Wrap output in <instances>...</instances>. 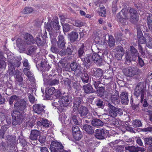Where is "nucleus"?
Here are the masks:
<instances>
[{"label":"nucleus","mask_w":152,"mask_h":152,"mask_svg":"<svg viewBox=\"0 0 152 152\" xmlns=\"http://www.w3.org/2000/svg\"><path fill=\"white\" fill-rule=\"evenodd\" d=\"M84 61L87 64L90 63L91 61H92V54H88L86 56L84 59Z\"/></svg>","instance_id":"obj_42"},{"label":"nucleus","mask_w":152,"mask_h":152,"mask_svg":"<svg viewBox=\"0 0 152 152\" xmlns=\"http://www.w3.org/2000/svg\"><path fill=\"white\" fill-rule=\"evenodd\" d=\"M133 70L131 68L127 69L125 71V74L127 76L132 77L133 75Z\"/></svg>","instance_id":"obj_45"},{"label":"nucleus","mask_w":152,"mask_h":152,"mask_svg":"<svg viewBox=\"0 0 152 152\" xmlns=\"http://www.w3.org/2000/svg\"><path fill=\"white\" fill-rule=\"evenodd\" d=\"M139 16L137 15L136 12L134 11V24L136 25L137 31V38L139 44H140L145 43L146 42V40L143 36L140 25H138V23H136L139 20Z\"/></svg>","instance_id":"obj_3"},{"label":"nucleus","mask_w":152,"mask_h":152,"mask_svg":"<svg viewBox=\"0 0 152 152\" xmlns=\"http://www.w3.org/2000/svg\"><path fill=\"white\" fill-rule=\"evenodd\" d=\"M145 148H143L137 147H136L134 146V152H137L139 151H141L142 152H144L145 151Z\"/></svg>","instance_id":"obj_53"},{"label":"nucleus","mask_w":152,"mask_h":152,"mask_svg":"<svg viewBox=\"0 0 152 152\" xmlns=\"http://www.w3.org/2000/svg\"><path fill=\"white\" fill-rule=\"evenodd\" d=\"M82 67L79 64L76 62H73L70 65V68H68V67H65L66 70L69 71H73L75 76H79L82 72Z\"/></svg>","instance_id":"obj_5"},{"label":"nucleus","mask_w":152,"mask_h":152,"mask_svg":"<svg viewBox=\"0 0 152 152\" xmlns=\"http://www.w3.org/2000/svg\"><path fill=\"white\" fill-rule=\"evenodd\" d=\"M61 82L62 85L65 86V87H69L70 86L71 81L67 78H64Z\"/></svg>","instance_id":"obj_38"},{"label":"nucleus","mask_w":152,"mask_h":152,"mask_svg":"<svg viewBox=\"0 0 152 152\" xmlns=\"http://www.w3.org/2000/svg\"><path fill=\"white\" fill-rule=\"evenodd\" d=\"M33 10L31 7H26L22 11V13L24 14H28L31 13Z\"/></svg>","instance_id":"obj_48"},{"label":"nucleus","mask_w":152,"mask_h":152,"mask_svg":"<svg viewBox=\"0 0 152 152\" xmlns=\"http://www.w3.org/2000/svg\"><path fill=\"white\" fill-rule=\"evenodd\" d=\"M111 99L112 102L115 105L120 103L119 93L117 91L115 90L113 92Z\"/></svg>","instance_id":"obj_15"},{"label":"nucleus","mask_w":152,"mask_h":152,"mask_svg":"<svg viewBox=\"0 0 152 152\" xmlns=\"http://www.w3.org/2000/svg\"><path fill=\"white\" fill-rule=\"evenodd\" d=\"M108 107L110 109L109 115L110 117L115 118L117 115L120 116L123 114L122 110L115 107L110 103L107 104Z\"/></svg>","instance_id":"obj_6"},{"label":"nucleus","mask_w":152,"mask_h":152,"mask_svg":"<svg viewBox=\"0 0 152 152\" xmlns=\"http://www.w3.org/2000/svg\"><path fill=\"white\" fill-rule=\"evenodd\" d=\"M84 92L86 94H90L95 92L92 86L89 84L84 85L83 86Z\"/></svg>","instance_id":"obj_25"},{"label":"nucleus","mask_w":152,"mask_h":152,"mask_svg":"<svg viewBox=\"0 0 152 152\" xmlns=\"http://www.w3.org/2000/svg\"><path fill=\"white\" fill-rule=\"evenodd\" d=\"M9 73L10 75L12 76L14 75L16 71H15V67L12 65V64L11 63L10 64H9Z\"/></svg>","instance_id":"obj_35"},{"label":"nucleus","mask_w":152,"mask_h":152,"mask_svg":"<svg viewBox=\"0 0 152 152\" xmlns=\"http://www.w3.org/2000/svg\"><path fill=\"white\" fill-rule=\"evenodd\" d=\"M81 79L84 83H88L89 78L87 73L83 74L81 76Z\"/></svg>","instance_id":"obj_33"},{"label":"nucleus","mask_w":152,"mask_h":152,"mask_svg":"<svg viewBox=\"0 0 152 152\" xmlns=\"http://www.w3.org/2000/svg\"><path fill=\"white\" fill-rule=\"evenodd\" d=\"M72 101L71 97L67 95L62 96L61 99L58 101V102L60 107H66Z\"/></svg>","instance_id":"obj_11"},{"label":"nucleus","mask_w":152,"mask_h":152,"mask_svg":"<svg viewBox=\"0 0 152 152\" xmlns=\"http://www.w3.org/2000/svg\"><path fill=\"white\" fill-rule=\"evenodd\" d=\"M29 79V80L32 82H34L35 81V79L34 78V76L31 72V73L28 75L27 76Z\"/></svg>","instance_id":"obj_61"},{"label":"nucleus","mask_w":152,"mask_h":152,"mask_svg":"<svg viewBox=\"0 0 152 152\" xmlns=\"http://www.w3.org/2000/svg\"><path fill=\"white\" fill-rule=\"evenodd\" d=\"M118 0H114L112 3V11L115 13L117 9V3Z\"/></svg>","instance_id":"obj_50"},{"label":"nucleus","mask_w":152,"mask_h":152,"mask_svg":"<svg viewBox=\"0 0 152 152\" xmlns=\"http://www.w3.org/2000/svg\"><path fill=\"white\" fill-rule=\"evenodd\" d=\"M134 125L136 127H140L142 125V123L140 120L136 119L134 121Z\"/></svg>","instance_id":"obj_62"},{"label":"nucleus","mask_w":152,"mask_h":152,"mask_svg":"<svg viewBox=\"0 0 152 152\" xmlns=\"http://www.w3.org/2000/svg\"><path fill=\"white\" fill-rule=\"evenodd\" d=\"M16 43L18 47L21 51L25 50L26 46L25 41L19 38L16 40Z\"/></svg>","instance_id":"obj_17"},{"label":"nucleus","mask_w":152,"mask_h":152,"mask_svg":"<svg viewBox=\"0 0 152 152\" xmlns=\"http://www.w3.org/2000/svg\"><path fill=\"white\" fill-rule=\"evenodd\" d=\"M145 94L142 85L141 84H138L134 89V94L137 97L140 95V102L142 103Z\"/></svg>","instance_id":"obj_8"},{"label":"nucleus","mask_w":152,"mask_h":152,"mask_svg":"<svg viewBox=\"0 0 152 152\" xmlns=\"http://www.w3.org/2000/svg\"><path fill=\"white\" fill-rule=\"evenodd\" d=\"M91 124L93 126L97 127H101L103 126L104 123L101 120L99 119L94 118L92 120Z\"/></svg>","instance_id":"obj_23"},{"label":"nucleus","mask_w":152,"mask_h":152,"mask_svg":"<svg viewBox=\"0 0 152 152\" xmlns=\"http://www.w3.org/2000/svg\"><path fill=\"white\" fill-rule=\"evenodd\" d=\"M78 113L80 115V116L83 118H87L89 119H92V116L87 115L89 113V111L88 108L83 105L81 106L77 110Z\"/></svg>","instance_id":"obj_10"},{"label":"nucleus","mask_w":152,"mask_h":152,"mask_svg":"<svg viewBox=\"0 0 152 152\" xmlns=\"http://www.w3.org/2000/svg\"><path fill=\"white\" fill-rule=\"evenodd\" d=\"M45 27L49 32L52 31L53 28L51 24V22H50V21H48L46 24H45Z\"/></svg>","instance_id":"obj_46"},{"label":"nucleus","mask_w":152,"mask_h":152,"mask_svg":"<svg viewBox=\"0 0 152 152\" xmlns=\"http://www.w3.org/2000/svg\"><path fill=\"white\" fill-rule=\"evenodd\" d=\"M35 42L38 46H42L45 43L44 41L41 40L40 36L36 37Z\"/></svg>","instance_id":"obj_43"},{"label":"nucleus","mask_w":152,"mask_h":152,"mask_svg":"<svg viewBox=\"0 0 152 152\" xmlns=\"http://www.w3.org/2000/svg\"><path fill=\"white\" fill-rule=\"evenodd\" d=\"M33 111L38 114H42L45 113V106L42 104H36L33 106Z\"/></svg>","instance_id":"obj_12"},{"label":"nucleus","mask_w":152,"mask_h":152,"mask_svg":"<svg viewBox=\"0 0 152 152\" xmlns=\"http://www.w3.org/2000/svg\"><path fill=\"white\" fill-rule=\"evenodd\" d=\"M95 136L96 138L99 140H103L105 138V136L107 133V131L104 128L97 129L95 130Z\"/></svg>","instance_id":"obj_13"},{"label":"nucleus","mask_w":152,"mask_h":152,"mask_svg":"<svg viewBox=\"0 0 152 152\" xmlns=\"http://www.w3.org/2000/svg\"><path fill=\"white\" fill-rule=\"evenodd\" d=\"M30 68H24L23 69V72L24 74L27 76L28 75L31 73V72L30 70Z\"/></svg>","instance_id":"obj_64"},{"label":"nucleus","mask_w":152,"mask_h":152,"mask_svg":"<svg viewBox=\"0 0 152 152\" xmlns=\"http://www.w3.org/2000/svg\"><path fill=\"white\" fill-rule=\"evenodd\" d=\"M95 103L96 105L99 107H101L103 106L104 102L101 99L98 98L96 99Z\"/></svg>","instance_id":"obj_44"},{"label":"nucleus","mask_w":152,"mask_h":152,"mask_svg":"<svg viewBox=\"0 0 152 152\" xmlns=\"http://www.w3.org/2000/svg\"><path fill=\"white\" fill-rule=\"evenodd\" d=\"M50 125V122L46 119L42 118V126L45 127H48Z\"/></svg>","instance_id":"obj_49"},{"label":"nucleus","mask_w":152,"mask_h":152,"mask_svg":"<svg viewBox=\"0 0 152 152\" xmlns=\"http://www.w3.org/2000/svg\"><path fill=\"white\" fill-rule=\"evenodd\" d=\"M82 129L89 134H92L94 133V130L93 127L90 125L85 124L83 126Z\"/></svg>","instance_id":"obj_24"},{"label":"nucleus","mask_w":152,"mask_h":152,"mask_svg":"<svg viewBox=\"0 0 152 152\" xmlns=\"http://www.w3.org/2000/svg\"><path fill=\"white\" fill-rule=\"evenodd\" d=\"M29 101L32 103H34L35 101V97L30 94L28 95Z\"/></svg>","instance_id":"obj_59"},{"label":"nucleus","mask_w":152,"mask_h":152,"mask_svg":"<svg viewBox=\"0 0 152 152\" xmlns=\"http://www.w3.org/2000/svg\"><path fill=\"white\" fill-rule=\"evenodd\" d=\"M82 100L81 97H76L74 98L72 111H77L81 103Z\"/></svg>","instance_id":"obj_18"},{"label":"nucleus","mask_w":152,"mask_h":152,"mask_svg":"<svg viewBox=\"0 0 152 152\" xmlns=\"http://www.w3.org/2000/svg\"><path fill=\"white\" fill-rule=\"evenodd\" d=\"M108 45L109 46L112 48L115 46V40L113 37L112 35H108Z\"/></svg>","instance_id":"obj_32"},{"label":"nucleus","mask_w":152,"mask_h":152,"mask_svg":"<svg viewBox=\"0 0 152 152\" xmlns=\"http://www.w3.org/2000/svg\"><path fill=\"white\" fill-rule=\"evenodd\" d=\"M121 102L123 104H127L129 102L128 93L126 91L122 92L120 94Z\"/></svg>","instance_id":"obj_19"},{"label":"nucleus","mask_w":152,"mask_h":152,"mask_svg":"<svg viewBox=\"0 0 152 152\" xmlns=\"http://www.w3.org/2000/svg\"><path fill=\"white\" fill-rule=\"evenodd\" d=\"M24 38L25 42L27 45H31L35 42V41L32 36L29 34H26L24 36Z\"/></svg>","instance_id":"obj_21"},{"label":"nucleus","mask_w":152,"mask_h":152,"mask_svg":"<svg viewBox=\"0 0 152 152\" xmlns=\"http://www.w3.org/2000/svg\"><path fill=\"white\" fill-rule=\"evenodd\" d=\"M145 36L147 37V38L148 39V41L146 42V46L150 48H152V39L148 36V34H145Z\"/></svg>","instance_id":"obj_39"},{"label":"nucleus","mask_w":152,"mask_h":152,"mask_svg":"<svg viewBox=\"0 0 152 152\" xmlns=\"http://www.w3.org/2000/svg\"><path fill=\"white\" fill-rule=\"evenodd\" d=\"M105 90V88L104 87H101L99 88L98 90H97V94L100 97H102L103 96V94Z\"/></svg>","instance_id":"obj_41"},{"label":"nucleus","mask_w":152,"mask_h":152,"mask_svg":"<svg viewBox=\"0 0 152 152\" xmlns=\"http://www.w3.org/2000/svg\"><path fill=\"white\" fill-rule=\"evenodd\" d=\"M77 111H72V114L71 115V118L70 120V123L72 124L79 125L80 124V119L79 117L75 114H77Z\"/></svg>","instance_id":"obj_16"},{"label":"nucleus","mask_w":152,"mask_h":152,"mask_svg":"<svg viewBox=\"0 0 152 152\" xmlns=\"http://www.w3.org/2000/svg\"><path fill=\"white\" fill-rule=\"evenodd\" d=\"M50 68L49 64L45 61H42L41 63L40 69L42 72L44 82L50 86L58 85L59 83V79L55 78L54 75L51 74L48 75V72Z\"/></svg>","instance_id":"obj_1"},{"label":"nucleus","mask_w":152,"mask_h":152,"mask_svg":"<svg viewBox=\"0 0 152 152\" xmlns=\"http://www.w3.org/2000/svg\"><path fill=\"white\" fill-rule=\"evenodd\" d=\"M103 52L99 51L98 53H95L92 54V60L99 66L102 65L103 63L102 57L104 56Z\"/></svg>","instance_id":"obj_9"},{"label":"nucleus","mask_w":152,"mask_h":152,"mask_svg":"<svg viewBox=\"0 0 152 152\" xmlns=\"http://www.w3.org/2000/svg\"><path fill=\"white\" fill-rule=\"evenodd\" d=\"M6 66V64L4 61L3 60H0V70L4 69H5Z\"/></svg>","instance_id":"obj_58"},{"label":"nucleus","mask_w":152,"mask_h":152,"mask_svg":"<svg viewBox=\"0 0 152 152\" xmlns=\"http://www.w3.org/2000/svg\"><path fill=\"white\" fill-rule=\"evenodd\" d=\"M55 90V88L53 87H50L47 88L45 91L46 97L47 98L50 97L51 95L53 94Z\"/></svg>","instance_id":"obj_27"},{"label":"nucleus","mask_w":152,"mask_h":152,"mask_svg":"<svg viewBox=\"0 0 152 152\" xmlns=\"http://www.w3.org/2000/svg\"><path fill=\"white\" fill-rule=\"evenodd\" d=\"M26 102L23 99H22L15 103L14 107L17 110L23 111L26 108Z\"/></svg>","instance_id":"obj_14"},{"label":"nucleus","mask_w":152,"mask_h":152,"mask_svg":"<svg viewBox=\"0 0 152 152\" xmlns=\"http://www.w3.org/2000/svg\"><path fill=\"white\" fill-rule=\"evenodd\" d=\"M85 48L84 45L83 44L80 48L78 51V53L79 56L81 58H83V56L84 55V48Z\"/></svg>","instance_id":"obj_36"},{"label":"nucleus","mask_w":152,"mask_h":152,"mask_svg":"<svg viewBox=\"0 0 152 152\" xmlns=\"http://www.w3.org/2000/svg\"><path fill=\"white\" fill-rule=\"evenodd\" d=\"M23 112H20L16 110H14L12 113V124L14 126L21 123L23 120L24 116L22 114Z\"/></svg>","instance_id":"obj_4"},{"label":"nucleus","mask_w":152,"mask_h":152,"mask_svg":"<svg viewBox=\"0 0 152 152\" xmlns=\"http://www.w3.org/2000/svg\"><path fill=\"white\" fill-rule=\"evenodd\" d=\"M51 24L52 26L53 29V28L56 30H59L60 28V26L59 24L58 21L57 20H55L54 21H51Z\"/></svg>","instance_id":"obj_37"},{"label":"nucleus","mask_w":152,"mask_h":152,"mask_svg":"<svg viewBox=\"0 0 152 152\" xmlns=\"http://www.w3.org/2000/svg\"><path fill=\"white\" fill-rule=\"evenodd\" d=\"M115 55L116 57L118 60L122 58V57L124 54V52L123 48L121 46L117 47Z\"/></svg>","instance_id":"obj_20"},{"label":"nucleus","mask_w":152,"mask_h":152,"mask_svg":"<svg viewBox=\"0 0 152 152\" xmlns=\"http://www.w3.org/2000/svg\"><path fill=\"white\" fill-rule=\"evenodd\" d=\"M147 20L148 26L152 24V15H149L147 16Z\"/></svg>","instance_id":"obj_57"},{"label":"nucleus","mask_w":152,"mask_h":152,"mask_svg":"<svg viewBox=\"0 0 152 152\" xmlns=\"http://www.w3.org/2000/svg\"><path fill=\"white\" fill-rule=\"evenodd\" d=\"M133 9L129 8L123 9L121 11L118 13L117 15V20L118 22L123 25H126L128 24L127 20L129 18L131 22H133Z\"/></svg>","instance_id":"obj_2"},{"label":"nucleus","mask_w":152,"mask_h":152,"mask_svg":"<svg viewBox=\"0 0 152 152\" xmlns=\"http://www.w3.org/2000/svg\"><path fill=\"white\" fill-rule=\"evenodd\" d=\"M19 96L15 95H12L10 97L9 99V103L10 105L12 104L14 102H17L19 100Z\"/></svg>","instance_id":"obj_34"},{"label":"nucleus","mask_w":152,"mask_h":152,"mask_svg":"<svg viewBox=\"0 0 152 152\" xmlns=\"http://www.w3.org/2000/svg\"><path fill=\"white\" fill-rule=\"evenodd\" d=\"M73 24L77 27H81L84 25V23L80 20H75L73 22Z\"/></svg>","instance_id":"obj_51"},{"label":"nucleus","mask_w":152,"mask_h":152,"mask_svg":"<svg viewBox=\"0 0 152 152\" xmlns=\"http://www.w3.org/2000/svg\"><path fill=\"white\" fill-rule=\"evenodd\" d=\"M76 50V48L74 46H69V47H67L66 50V53L69 55H71L74 53H75V51Z\"/></svg>","instance_id":"obj_30"},{"label":"nucleus","mask_w":152,"mask_h":152,"mask_svg":"<svg viewBox=\"0 0 152 152\" xmlns=\"http://www.w3.org/2000/svg\"><path fill=\"white\" fill-rule=\"evenodd\" d=\"M71 43L75 42L78 38V34L77 32L73 31L68 34Z\"/></svg>","instance_id":"obj_22"},{"label":"nucleus","mask_w":152,"mask_h":152,"mask_svg":"<svg viewBox=\"0 0 152 152\" xmlns=\"http://www.w3.org/2000/svg\"><path fill=\"white\" fill-rule=\"evenodd\" d=\"M20 59L21 58L19 59V60H18L14 58L9 61V64H10L11 62L12 65H13L14 67H19L21 64V62L20 61Z\"/></svg>","instance_id":"obj_28"},{"label":"nucleus","mask_w":152,"mask_h":152,"mask_svg":"<svg viewBox=\"0 0 152 152\" xmlns=\"http://www.w3.org/2000/svg\"><path fill=\"white\" fill-rule=\"evenodd\" d=\"M101 83V82L100 80H93V84L96 89L98 88L99 85Z\"/></svg>","instance_id":"obj_60"},{"label":"nucleus","mask_w":152,"mask_h":152,"mask_svg":"<svg viewBox=\"0 0 152 152\" xmlns=\"http://www.w3.org/2000/svg\"><path fill=\"white\" fill-rule=\"evenodd\" d=\"M99 11V15L101 16L105 17L106 16V10L104 7L102 6V7H100Z\"/></svg>","instance_id":"obj_40"},{"label":"nucleus","mask_w":152,"mask_h":152,"mask_svg":"<svg viewBox=\"0 0 152 152\" xmlns=\"http://www.w3.org/2000/svg\"><path fill=\"white\" fill-rule=\"evenodd\" d=\"M111 126H117L119 124L118 121L115 118H113L109 122Z\"/></svg>","instance_id":"obj_52"},{"label":"nucleus","mask_w":152,"mask_h":152,"mask_svg":"<svg viewBox=\"0 0 152 152\" xmlns=\"http://www.w3.org/2000/svg\"><path fill=\"white\" fill-rule=\"evenodd\" d=\"M66 118V115L64 114H62L59 115V119L60 121L63 122L64 121Z\"/></svg>","instance_id":"obj_63"},{"label":"nucleus","mask_w":152,"mask_h":152,"mask_svg":"<svg viewBox=\"0 0 152 152\" xmlns=\"http://www.w3.org/2000/svg\"><path fill=\"white\" fill-rule=\"evenodd\" d=\"M57 44L59 48L61 49H63L65 47V41H58Z\"/></svg>","instance_id":"obj_56"},{"label":"nucleus","mask_w":152,"mask_h":152,"mask_svg":"<svg viewBox=\"0 0 152 152\" xmlns=\"http://www.w3.org/2000/svg\"><path fill=\"white\" fill-rule=\"evenodd\" d=\"M63 148L62 145L59 142L52 141L50 149L51 152H63Z\"/></svg>","instance_id":"obj_7"},{"label":"nucleus","mask_w":152,"mask_h":152,"mask_svg":"<svg viewBox=\"0 0 152 152\" xmlns=\"http://www.w3.org/2000/svg\"><path fill=\"white\" fill-rule=\"evenodd\" d=\"M63 31L64 32H67L69 31L70 28L69 25L67 24H63L62 25Z\"/></svg>","instance_id":"obj_55"},{"label":"nucleus","mask_w":152,"mask_h":152,"mask_svg":"<svg viewBox=\"0 0 152 152\" xmlns=\"http://www.w3.org/2000/svg\"><path fill=\"white\" fill-rule=\"evenodd\" d=\"M93 75L96 77H101L103 75L102 70L99 69L98 68L95 69V70H93Z\"/></svg>","instance_id":"obj_29"},{"label":"nucleus","mask_w":152,"mask_h":152,"mask_svg":"<svg viewBox=\"0 0 152 152\" xmlns=\"http://www.w3.org/2000/svg\"><path fill=\"white\" fill-rule=\"evenodd\" d=\"M40 135V132L36 130H33L31 131L30 139L32 140H36L38 137Z\"/></svg>","instance_id":"obj_26"},{"label":"nucleus","mask_w":152,"mask_h":152,"mask_svg":"<svg viewBox=\"0 0 152 152\" xmlns=\"http://www.w3.org/2000/svg\"><path fill=\"white\" fill-rule=\"evenodd\" d=\"M73 135L75 140H79L83 137L82 132L81 131H78L76 133H73Z\"/></svg>","instance_id":"obj_31"},{"label":"nucleus","mask_w":152,"mask_h":152,"mask_svg":"<svg viewBox=\"0 0 152 152\" xmlns=\"http://www.w3.org/2000/svg\"><path fill=\"white\" fill-rule=\"evenodd\" d=\"M144 142L145 144L150 145L152 143V138H146L144 139Z\"/></svg>","instance_id":"obj_54"},{"label":"nucleus","mask_w":152,"mask_h":152,"mask_svg":"<svg viewBox=\"0 0 152 152\" xmlns=\"http://www.w3.org/2000/svg\"><path fill=\"white\" fill-rule=\"evenodd\" d=\"M37 47L34 46H31L30 47L29 50L27 52V54L31 55L32 53L35 51L37 49Z\"/></svg>","instance_id":"obj_47"}]
</instances>
